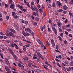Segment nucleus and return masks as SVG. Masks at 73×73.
Listing matches in <instances>:
<instances>
[{"label": "nucleus", "instance_id": "13", "mask_svg": "<svg viewBox=\"0 0 73 73\" xmlns=\"http://www.w3.org/2000/svg\"><path fill=\"white\" fill-rule=\"evenodd\" d=\"M57 3H58V7H60V6H61V4L60 2L59 1H58Z\"/></svg>", "mask_w": 73, "mask_h": 73}, {"label": "nucleus", "instance_id": "45", "mask_svg": "<svg viewBox=\"0 0 73 73\" xmlns=\"http://www.w3.org/2000/svg\"><path fill=\"white\" fill-rule=\"evenodd\" d=\"M66 30L68 32H71L72 31V30L71 29H66Z\"/></svg>", "mask_w": 73, "mask_h": 73}, {"label": "nucleus", "instance_id": "6", "mask_svg": "<svg viewBox=\"0 0 73 73\" xmlns=\"http://www.w3.org/2000/svg\"><path fill=\"white\" fill-rule=\"evenodd\" d=\"M41 54L39 52H38L37 53V57L38 58H40V57L41 56Z\"/></svg>", "mask_w": 73, "mask_h": 73}, {"label": "nucleus", "instance_id": "63", "mask_svg": "<svg viewBox=\"0 0 73 73\" xmlns=\"http://www.w3.org/2000/svg\"><path fill=\"white\" fill-rule=\"evenodd\" d=\"M70 3L72 5H73V0H71Z\"/></svg>", "mask_w": 73, "mask_h": 73}, {"label": "nucleus", "instance_id": "29", "mask_svg": "<svg viewBox=\"0 0 73 73\" xmlns=\"http://www.w3.org/2000/svg\"><path fill=\"white\" fill-rule=\"evenodd\" d=\"M61 23H58V26L59 27H61Z\"/></svg>", "mask_w": 73, "mask_h": 73}, {"label": "nucleus", "instance_id": "22", "mask_svg": "<svg viewBox=\"0 0 73 73\" xmlns=\"http://www.w3.org/2000/svg\"><path fill=\"white\" fill-rule=\"evenodd\" d=\"M22 34L24 36H26V33H25L24 31H22Z\"/></svg>", "mask_w": 73, "mask_h": 73}, {"label": "nucleus", "instance_id": "57", "mask_svg": "<svg viewBox=\"0 0 73 73\" xmlns=\"http://www.w3.org/2000/svg\"><path fill=\"white\" fill-rule=\"evenodd\" d=\"M45 63L46 65V64L47 65L48 64V62H47V61H46L45 62Z\"/></svg>", "mask_w": 73, "mask_h": 73}, {"label": "nucleus", "instance_id": "15", "mask_svg": "<svg viewBox=\"0 0 73 73\" xmlns=\"http://www.w3.org/2000/svg\"><path fill=\"white\" fill-rule=\"evenodd\" d=\"M13 33L11 32H10L9 33V35L11 36H12L13 35Z\"/></svg>", "mask_w": 73, "mask_h": 73}, {"label": "nucleus", "instance_id": "58", "mask_svg": "<svg viewBox=\"0 0 73 73\" xmlns=\"http://www.w3.org/2000/svg\"><path fill=\"white\" fill-rule=\"evenodd\" d=\"M32 35L33 36V37L35 35V33H33V32H32Z\"/></svg>", "mask_w": 73, "mask_h": 73}, {"label": "nucleus", "instance_id": "30", "mask_svg": "<svg viewBox=\"0 0 73 73\" xmlns=\"http://www.w3.org/2000/svg\"><path fill=\"white\" fill-rule=\"evenodd\" d=\"M37 41L40 44H41V41L39 40H37Z\"/></svg>", "mask_w": 73, "mask_h": 73}, {"label": "nucleus", "instance_id": "16", "mask_svg": "<svg viewBox=\"0 0 73 73\" xmlns=\"http://www.w3.org/2000/svg\"><path fill=\"white\" fill-rule=\"evenodd\" d=\"M39 10L40 11V13H41V14H42L43 12V11H42V9H39Z\"/></svg>", "mask_w": 73, "mask_h": 73}, {"label": "nucleus", "instance_id": "38", "mask_svg": "<svg viewBox=\"0 0 73 73\" xmlns=\"http://www.w3.org/2000/svg\"><path fill=\"white\" fill-rule=\"evenodd\" d=\"M58 56V58L60 59H61L62 58V56H61V55H59Z\"/></svg>", "mask_w": 73, "mask_h": 73}, {"label": "nucleus", "instance_id": "44", "mask_svg": "<svg viewBox=\"0 0 73 73\" xmlns=\"http://www.w3.org/2000/svg\"><path fill=\"white\" fill-rule=\"evenodd\" d=\"M27 5L28 7H30L29 4V3H27Z\"/></svg>", "mask_w": 73, "mask_h": 73}, {"label": "nucleus", "instance_id": "9", "mask_svg": "<svg viewBox=\"0 0 73 73\" xmlns=\"http://www.w3.org/2000/svg\"><path fill=\"white\" fill-rule=\"evenodd\" d=\"M5 61L7 65H9V61L8 60H5Z\"/></svg>", "mask_w": 73, "mask_h": 73}, {"label": "nucleus", "instance_id": "18", "mask_svg": "<svg viewBox=\"0 0 73 73\" xmlns=\"http://www.w3.org/2000/svg\"><path fill=\"white\" fill-rule=\"evenodd\" d=\"M58 38H59V40H60V41H62V38L60 36H58Z\"/></svg>", "mask_w": 73, "mask_h": 73}, {"label": "nucleus", "instance_id": "52", "mask_svg": "<svg viewBox=\"0 0 73 73\" xmlns=\"http://www.w3.org/2000/svg\"><path fill=\"white\" fill-rule=\"evenodd\" d=\"M59 31L60 33H61L62 31V29H61L60 28H59Z\"/></svg>", "mask_w": 73, "mask_h": 73}, {"label": "nucleus", "instance_id": "43", "mask_svg": "<svg viewBox=\"0 0 73 73\" xmlns=\"http://www.w3.org/2000/svg\"><path fill=\"white\" fill-rule=\"evenodd\" d=\"M37 7L38 9H39L41 7V6L39 4H38V5H37Z\"/></svg>", "mask_w": 73, "mask_h": 73}, {"label": "nucleus", "instance_id": "31", "mask_svg": "<svg viewBox=\"0 0 73 73\" xmlns=\"http://www.w3.org/2000/svg\"><path fill=\"white\" fill-rule=\"evenodd\" d=\"M6 18L7 20H8V19H9V16L8 15L6 17Z\"/></svg>", "mask_w": 73, "mask_h": 73}, {"label": "nucleus", "instance_id": "49", "mask_svg": "<svg viewBox=\"0 0 73 73\" xmlns=\"http://www.w3.org/2000/svg\"><path fill=\"white\" fill-rule=\"evenodd\" d=\"M55 51L57 52H59L61 54V52H60L59 50H55Z\"/></svg>", "mask_w": 73, "mask_h": 73}, {"label": "nucleus", "instance_id": "32", "mask_svg": "<svg viewBox=\"0 0 73 73\" xmlns=\"http://www.w3.org/2000/svg\"><path fill=\"white\" fill-rule=\"evenodd\" d=\"M70 26V24H68V25H67L66 26V28H69Z\"/></svg>", "mask_w": 73, "mask_h": 73}, {"label": "nucleus", "instance_id": "1", "mask_svg": "<svg viewBox=\"0 0 73 73\" xmlns=\"http://www.w3.org/2000/svg\"><path fill=\"white\" fill-rule=\"evenodd\" d=\"M31 9L32 11H36V12H38V9L37 8V7H33V6H31Z\"/></svg>", "mask_w": 73, "mask_h": 73}, {"label": "nucleus", "instance_id": "3", "mask_svg": "<svg viewBox=\"0 0 73 73\" xmlns=\"http://www.w3.org/2000/svg\"><path fill=\"white\" fill-rule=\"evenodd\" d=\"M12 55L13 56V58H15V60H17V57L13 53V52H12V53H11Z\"/></svg>", "mask_w": 73, "mask_h": 73}, {"label": "nucleus", "instance_id": "23", "mask_svg": "<svg viewBox=\"0 0 73 73\" xmlns=\"http://www.w3.org/2000/svg\"><path fill=\"white\" fill-rule=\"evenodd\" d=\"M22 34L24 36H26V33H25L24 31H22Z\"/></svg>", "mask_w": 73, "mask_h": 73}, {"label": "nucleus", "instance_id": "21", "mask_svg": "<svg viewBox=\"0 0 73 73\" xmlns=\"http://www.w3.org/2000/svg\"><path fill=\"white\" fill-rule=\"evenodd\" d=\"M23 50H24V51H25L27 49L26 48V47H25V46H23Z\"/></svg>", "mask_w": 73, "mask_h": 73}, {"label": "nucleus", "instance_id": "61", "mask_svg": "<svg viewBox=\"0 0 73 73\" xmlns=\"http://www.w3.org/2000/svg\"><path fill=\"white\" fill-rule=\"evenodd\" d=\"M40 28L41 29L42 31H43V27H40Z\"/></svg>", "mask_w": 73, "mask_h": 73}, {"label": "nucleus", "instance_id": "55", "mask_svg": "<svg viewBox=\"0 0 73 73\" xmlns=\"http://www.w3.org/2000/svg\"><path fill=\"white\" fill-rule=\"evenodd\" d=\"M20 9H21V10L22 11H23V7L22 6H21L20 7Z\"/></svg>", "mask_w": 73, "mask_h": 73}, {"label": "nucleus", "instance_id": "28", "mask_svg": "<svg viewBox=\"0 0 73 73\" xmlns=\"http://www.w3.org/2000/svg\"><path fill=\"white\" fill-rule=\"evenodd\" d=\"M33 15L35 16H36L37 15V13L35 12H34L33 13Z\"/></svg>", "mask_w": 73, "mask_h": 73}, {"label": "nucleus", "instance_id": "64", "mask_svg": "<svg viewBox=\"0 0 73 73\" xmlns=\"http://www.w3.org/2000/svg\"><path fill=\"white\" fill-rule=\"evenodd\" d=\"M18 66L20 68L21 67V64L20 63H19L18 64Z\"/></svg>", "mask_w": 73, "mask_h": 73}, {"label": "nucleus", "instance_id": "10", "mask_svg": "<svg viewBox=\"0 0 73 73\" xmlns=\"http://www.w3.org/2000/svg\"><path fill=\"white\" fill-rule=\"evenodd\" d=\"M14 46L15 47V48L17 49H19V47H18V46L16 44H15L14 45Z\"/></svg>", "mask_w": 73, "mask_h": 73}, {"label": "nucleus", "instance_id": "53", "mask_svg": "<svg viewBox=\"0 0 73 73\" xmlns=\"http://www.w3.org/2000/svg\"><path fill=\"white\" fill-rule=\"evenodd\" d=\"M36 21H39V19L37 17L36 18Z\"/></svg>", "mask_w": 73, "mask_h": 73}, {"label": "nucleus", "instance_id": "11", "mask_svg": "<svg viewBox=\"0 0 73 73\" xmlns=\"http://www.w3.org/2000/svg\"><path fill=\"white\" fill-rule=\"evenodd\" d=\"M15 44H13V43L10 44L9 45L11 47H13L14 46V45Z\"/></svg>", "mask_w": 73, "mask_h": 73}, {"label": "nucleus", "instance_id": "40", "mask_svg": "<svg viewBox=\"0 0 73 73\" xmlns=\"http://www.w3.org/2000/svg\"><path fill=\"white\" fill-rule=\"evenodd\" d=\"M52 46V47H54L55 46V44L54 43H51Z\"/></svg>", "mask_w": 73, "mask_h": 73}, {"label": "nucleus", "instance_id": "4", "mask_svg": "<svg viewBox=\"0 0 73 73\" xmlns=\"http://www.w3.org/2000/svg\"><path fill=\"white\" fill-rule=\"evenodd\" d=\"M52 29L53 31H54V32L55 34H57V30L56 29V28H55L54 27L52 26Z\"/></svg>", "mask_w": 73, "mask_h": 73}, {"label": "nucleus", "instance_id": "59", "mask_svg": "<svg viewBox=\"0 0 73 73\" xmlns=\"http://www.w3.org/2000/svg\"><path fill=\"white\" fill-rule=\"evenodd\" d=\"M48 23L50 24L51 23V19H49L48 21Z\"/></svg>", "mask_w": 73, "mask_h": 73}, {"label": "nucleus", "instance_id": "62", "mask_svg": "<svg viewBox=\"0 0 73 73\" xmlns=\"http://www.w3.org/2000/svg\"><path fill=\"white\" fill-rule=\"evenodd\" d=\"M64 43L65 44H67V42L66 40H65L64 41Z\"/></svg>", "mask_w": 73, "mask_h": 73}, {"label": "nucleus", "instance_id": "36", "mask_svg": "<svg viewBox=\"0 0 73 73\" xmlns=\"http://www.w3.org/2000/svg\"><path fill=\"white\" fill-rule=\"evenodd\" d=\"M25 21L23 20V19H21V22L23 23H24Z\"/></svg>", "mask_w": 73, "mask_h": 73}, {"label": "nucleus", "instance_id": "14", "mask_svg": "<svg viewBox=\"0 0 73 73\" xmlns=\"http://www.w3.org/2000/svg\"><path fill=\"white\" fill-rule=\"evenodd\" d=\"M36 71L37 72H38V73H39L41 72L40 70L38 69H36Z\"/></svg>", "mask_w": 73, "mask_h": 73}, {"label": "nucleus", "instance_id": "56", "mask_svg": "<svg viewBox=\"0 0 73 73\" xmlns=\"http://www.w3.org/2000/svg\"><path fill=\"white\" fill-rule=\"evenodd\" d=\"M63 68H64V71L65 72H66V69L65 67L64 66L63 67Z\"/></svg>", "mask_w": 73, "mask_h": 73}, {"label": "nucleus", "instance_id": "51", "mask_svg": "<svg viewBox=\"0 0 73 73\" xmlns=\"http://www.w3.org/2000/svg\"><path fill=\"white\" fill-rule=\"evenodd\" d=\"M28 28L27 29V28H26L25 29V31H26V33H27L28 31Z\"/></svg>", "mask_w": 73, "mask_h": 73}, {"label": "nucleus", "instance_id": "48", "mask_svg": "<svg viewBox=\"0 0 73 73\" xmlns=\"http://www.w3.org/2000/svg\"><path fill=\"white\" fill-rule=\"evenodd\" d=\"M28 31L29 32V33H31V30L29 28H28Z\"/></svg>", "mask_w": 73, "mask_h": 73}, {"label": "nucleus", "instance_id": "17", "mask_svg": "<svg viewBox=\"0 0 73 73\" xmlns=\"http://www.w3.org/2000/svg\"><path fill=\"white\" fill-rule=\"evenodd\" d=\"M63 11V10L62 9H59L58 10V12L59 13H61Z\"/></svg>", "mask_w": 73, "mask_h": 73}, {"label": "nucleus", "instance_id": "27", "mask_svg": "<svg viewBox=\"0 0 73 73\" xmlns=\"http://www.w3.org/2000/svg\"><path fill=\"white\" fill-rule=\"evenodd\" d=\"M64 63L65 64H66V65L68 64V61H65V62H64Z\"/></svg>", "mask_w": 73, "mask_h": 73}, {"label": "nucleus", "instance_id": "60", "mask_svg": "<svg viewBox=\"0 0 73 73\" xmlns=\"http://www.w3.org/2000/svg\"><path fill=\"white\" fill-rule=\"evenodd\" d=\"M66 69L68 71V72L70 71V69L69 68H66Z\"/></svg>", "mask_w": 73, "mask_h": 73}, {"label": "nucleus", "instance_id": "5", "mask_svg": "<svg viewBox=\"0 0 73 73\" xmlns=\"http://www.w3.org/2000/svg\"><path fill=\"white\" fill-rule=\"evenodd\" d=\"M15 5L14 4H11L10 5V7L11 9H14L15 8Z\"/></svg>", "mask_w": 73, "mask_h": 73}, {"label": "nucleus", "instance_id": "35", "mask_svg": "<svg viewBox=\"0 0 73 73\" xmlns=\"http://www.w3.org/2000/svg\"><path fill=\"white\" fill-rule=\"evenodd\" d=\"M9 2L10 4H11L12 3V0H9Z\"/></svg>", "mask_w": 73, "mask_h": 73}, {"label": "nucleus", "instance_id": "41", "mask_svg": "<svg viewBox=\"0 0 73 73\" xmlns=\"http://www.w3.org/2000/svg\"><path fill=\"white\" fill-rule=\"evenodd\" d=\"M14 18L15 19H17L18 17L17 15H15V16H14Z\"/></svg>", "mask_w": 73, "mask_h": 73}, {"label": "nucleus", "instance_id": "8", "mask_svg": "<svg viewBox=\"0 0 73 73\" xmlns=\"http://www.w3.org/2000/svg\"><path fill=\"white\" fill-rule=\"evenodd\" d=\"M24 23L26 25H28L29 24V23L27 21H25Z\"/></svg>", "mask_w": 73, "mask_h": 73}, {"label": "nucleus", "instance_id": "24", "mask_svg": "<svg viewBox=\"0 0 73 73\" xmlns=\"http://www.w3.org/2000/svg\"><path fill=\"white\" fill-rule=\"evenodd\" d=\"M25 46L27 47H29L31 46V44H27L25 45Z\"/></svg>", "mask_w": 73, "mask_h": 73}, {"label": "nucleus", "instance_id": "39", "mask_svg": "<svg viewBox=\"0 0 73 73\" xmlns=\"http://www.w3.org/2000/svg\"><path fill=\"white\" fill-rule=\"evenodd\" d=\"M29 35H30V34L29 33H26V36H28Z\"/></svg>", "mask_w": 73, "mask_h": 73}, {"label": "nucleus", "instance_id": "54", "mask_svg": "<svg viewBox=\"0 0 73 73\" xmlns=\"http://www.w3.org/2000/svg\"><path fill=\"white\" fill-rule=\"evenodd\" d=\"M63 13L64 14H66L67 13V11H64L63 12Z\"/></svg>", "mask_w": 73, "mask_h": 73}, {"label": "nucleus", "instance_id": "47", "mask_svg": "<svg viewBox=\"0 0 73 73\" xmlns=\"http://www.w3.org/2000/svg\"><path fill=\"white\" fill-rule=\"evenodd\" d=\"M55 60L57 62H60V60L57 58L55 59Z\"/></svg>", "mask_w": 73, "mask_h": 73}, {"label": "nucleus", "instance_id": "12", "mask_svg": "<svg viewBox=\"0 0 73 73\" xmlns=\"http://www.w3.org/2000/svg\"><path fill=\"white\" fill-rule=\"evenodd\" d=\"M12 16L13 17H14L16 15V14L15 12H12Z\"/></svg>", "mask_w": 73, "mask_h": 73}, {"label": "nucleus", "instance_id": "33", "mask_svg": "<svg viewBox=\"0 0 73 73\" xmlns=\"http://www.w3.org/2000/svg\"><path fill=\"white\" fill-rule=\"evenodd\" d=\"M11 69L13 70H14L15 71H16V70L14 68H13V67H11Z\"/></svg>", "mask_w": 73, "mask_h": 73}, {"label": "nucleus", "instance_id": "50", "mask_svg": "<svg viewBox=\"0 0 73 73\" xmlns=\"http://www.w3.org/2000/svg\"><path fill=\"white\" fill-rule=\"evenodd\" d=\"M31 64L30 63H28V66L30 67H31Z\"/></svg>", "mask_w": 73, "mask_h": 73}, {"label": "nucleus", "instance_id": "42", "mask_svg": "<svg viewBox=\"0 0 73 73\" xmlns=\"http://www.w3.org/2000/svg\"><path fill=\"white\" fill-rule=\"evenodd\" d=\"M31 6H33L34 5V2H33V1H32L31 2Z\"/></svg>", "mask_w": 73, "mask_h": 73}, {"label": "nucleus", "instance_id": "34", "mask_svg": "<svg viewBox=\"0 0 73 73\" xmlns=\"http://www.w3.org/2000/svg\"><path fill=\"white\" fill-rule=\"evenodd\" d=\"M33 59H34L35 60H36L38 59L37 57L36 56H34L33 57Z\"/></svg>", "mask_w": 73, "mask_h": 73}, {"label": "nucleus", "instance_id": "7", "mask_svg": "<svg viewBox=\"0 0 73 73\" xmlns=\"http://www.w3.org/2000/svg\"><path fill=\"white\" fill-rule=\"evenodd\" d=\"M63 7L64 9L65 10H66L68 8L67 6L66 5H64Z\"/></svg>", "mask_w": 73, "mask_h": 73}, {"label": "nucleus", "instance_id": "20", "mask_svg": "<svg viewBox=\"0 0 73 73\" xmlns=\"http://www.w3.org/2000/svg\"><path fill=\"white\" fill-rule=\"evenodd\" d=\"M56 49L57 50H58L59 49V46L58 44L56 45Z\"/></svg>", "mask_w": 73, "mask_h": 73}, {"label": "nucleus", "instance_id": "2", "mask_svg": "<svg viewBox=\"0 0 73 73\" xmlns=\"http://www.w3.org/2000/svg\"><path fill=\"white\" fill-rule=\"evenodd\" d=\"M5 69L7 71V72H6V73H11L10 70L8 67L5 66Z\"/></svg>", "mask_w": 73, "mask_h": 73}, {"label": "nucleus", "instance_id": "46", "mask_svg": "<svg viewBox=\"0 0 73 73\" xmlns=\"http://www.w3.org/2000/svg\"><path fill=\"white\" fill-rule=\"evenodd\" d=\"M55 4L54 2H53L52 4V7H55Z\"/></svg>", "mask_w": 73, "mask_h": 73}, {"label": "nucleus", "instance_id": "37", "mask_svg": "<svg viewBox=\"0 0 73 73\" xmlns=\"http://www.w3.org/2000/svg\"><path fill=\"white\" fill-rule=\"evenodd\" d=\"M70 66H73V62H70Z\"/></svg>", "mask_w": 73, "mask_h": 73}, {"label": "nucleus", "instance_id": "26", "mask_svg": "<svg viewBox=\"0 0 73 73\" xmlns=\"http://www.w3.org/2000/svg\"><path fill=\"white\" fill-rule=\"evenodd\" d=\"M51 43H53L54 42V41L53 39H51Z\"/></svg>", "mask_w": 73, "mask_h": 73}, {"label": "nucleus", "instance_id": "19", "mask_svg": "<svg viewBox=\"0 0 73 73\" xmlns=\"http://www.w3.org/2000/svg\"><path fill=\"white\" fill-rule=\"evenodd\" d=\"M28 58L27 56H25V57L23 58V59L24 60H28Z\"/></svg>", "mask_w": 73, "mask_h": 73}, {"label": "nucleus", "instance_id": "25", "mask_svg": "<svg viewBox=\"0 0 73 73\" xmlns=\"http://www.w3.org/2000/svg\"><path fill=\"white\" fill-rule=\"evenodd\" d=\"M8 50L11 53H12L13 52L12 50L10 48H9Z\"/></svg>", "mask_w": 73, "mask_h": 73}]
</instances>
